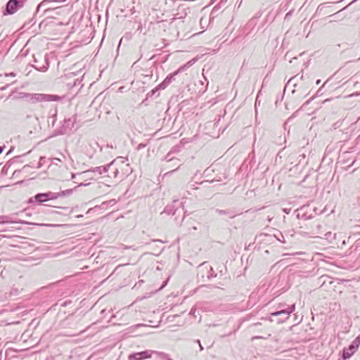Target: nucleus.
<instances>
[{
  "label": "nucleus",
  "instance_id": "ddd939ff",
  "mask_svg": "<svg viewBox=\"0 0 360 360\" xmlns=\"http://www.w3.org/2000/svg\"><path fill=\"white\" fill-rule=\"evenodd\" d=\"M354 353V351H350L348 349H345L343 351L342 357L346 359L349 358Z\"/></svg>",
  "mask_w": 360,
  "mask_h": 360
},
{
  "label": "nucleus",
  "instance_id": "4468645a",
  "mask_svg": "<svg viewBox=\"0 0 360 360\" xmlns=\"http://www.w3.org/2000/svg\"><path fill=\"white\" fill-rule=\"evenodd\" d=\"M72 193V189H67L63 191L59 192L60 197H64L66 195H70Z\"/></svg>",
  "mask_w": 360,
  "mask_h": 360
},
{
  "label": "nucleus",
  "instance_id": "20e7f679",
  "mask_svg": "<svg viewBox=\"0 0 360 360\" xmlns=\"http://www.w3.org/2000/svg\"><path fill=\"white\" fill-rule=\"evenodd\" d=\"M58 2L57 0H44L42 1L37 8V13H39L41 11H43V14L46 15L49 12L54 11L55 9L59 8L60 7H54L53 4Z\"/></svg>",
  "mask_w": 360,
  "mask_h": 360
},
{
  "label": "nucleus",
  "instance_id": "cd10ccee",
  "mask_svg": "<svg viewBox=\"0 0 360 360\" xmlns=\"http://www.w3.org/2000/svg\"><path fill=\"white\" fill-rule=\"evenodd\" d=\"M198 343H199L200 350H202V349H203V347H202V345H200V341L198 340Z\"/></svg>",
  "mask_w": 360,
  "mask_h": 360
},
{
  "label": "nucleus",
  "instance_id": "dca6fc26",
  "mask_svg": "<svg viewBox=\"0 0 360 360\" xmlns=\"http://www.w3.org/2000/svg\"><path fill=\"white\" fill-rule=\"evenodd\" d=\"M326 5V3L320 4L316 11V13H321L323 11V8H325Z\"/></svg>",
  "mask_w": 360,
  "mask_h": 360
},
{
  "label": "nucleus",
  "instance_id": "c85d7f7f",
  "mask_svg": "<svg viewBox=\"0 0 360 360\" xmlns=\"http://www.w3.org/2000/svg\"><path fill=\"white\" fill-rule=\"evenodd\" d=\"M4 147L0 146V154L3 152Z\"/></svg>",
  "mask_w": 360,
  "mask_h": 360
},
{
  "label": "nucleus",
  "instance_id": "473e14b6",
  "mask_svg": "<svg viewBox=\"0 0 360 360\" xmlns=\"http://www.w3.org/2000/svg\"><path fill=\"white\" fill-rule=\"evenodd\" d=\"M316 83V84H319L321 83V80L318 79Z\"/></svg>",
  "mask_w": 360,
  "mask_h": 360
},
{
  "label": "nucleus",
  "instance_id": "c9c22d12",
  "mask_svg": "<svg viewBox=\"0 0 360 360\" xmlns=\"http://www.w3.org/2000/svg\"><path fill=\"white\" fill-rule=\"evenodd\" d=\"M177 201H178V200H173V202H174V203H175V202H176Z\"/></svg>",
  "mask_w": 360,
  "mask_h": 360
},
{
  "label": "nucleus",
  "instance_id": "9b49d317",
  "mask_svg": "<svg viewBox=\"0 0 360 360\" xmlns=\"http://www.w3.org/2000/svg\"><path fill=\"white\" fill-rule=\"evenodd\" d=\"M216 212L219 215H229L231 219L235 217V214L233 213V212L230 210H216Z\"/></svg>",
  "mask_w": 360,
  "mask_h": 360
},
{
  "label": "nucleus",
  "instance_id": "bb28decb",
  "mask_svg": "<svg viewBox=\"0 0 360 360\" xmlns=\"http://www.w3.org/2000/svg\"><path fill=\"white\" fill-rule=\"evenodd\" d=\"M152 242H160V243H162V241L161 240H153Z\"/></svg>",
  "mask_w": 360,
  "mask_h": 360
},
{
  "label": "nucleus",
  "instance_id": "f704fd0d",
  "mask_svg": "<svg viewBox=\"0 0 360 360\" xmlns=\"http://www.w3.org/2000/svg\"><path fill=\"white\" fill-rule=\"evenodd\" d=\"M294 79H295V77L291 78V79L288 81V83L291 82Z\"/></svg>",
  "mask_w": 360,
  "mask_h": 360
},
{
  "label": "nucleus",
  "instance_id": "7ed1b4c3",
  "mask_svg": "<svg viewBox=\"0 0 360 360\" xmlns=\"http://www.w3.org/2000/svg\"><path fill=\"white\" fill-rule=\"evenodd\" d=\"M32 103L59 101L62 97L57 95H49L44 94H28L26 96Z\"/></svg>",
  "mask_w": 360,
  "mask_h": 360
},
{
  "label": "nucleus",
  "instance_id": "aec40b11",
  "mask_svg": "<svg viewBox=\"0 0 360 360\" xmlns=\"http://www.w3.org/2000/svg\"><path fill=\"white\" fill-rule=\"evenodd\" d=\"M117 159H120L121 160L122 163H124L125 160H127V158H123V157H119V158H117Z\"/></svg>",
  "mask_w": 360,
  "mask_h": 360
},
{
  "label": "nucleus",
  "instance_id": "b1692460",
  "mask_svg": "<svg viewBox=\"0 0 360 360\" xmlns=\"http://www.w3.org/2000/svg\"><path fill=\"white\" fill-rule=\"evenodd\" d=\"M354 343L358 344L359 343V336L356 338V340L354 341Z\"/></svg>",
  "mask_w": 360,
  "mask_h": 360
},
{
  "label": "nucleus",
  "instance_id": "39448f33",
  "mask_svg": "<svg viewBox=\"0 0 360 360\" xmlns=\"http://www.w3.org/2000/svg\"><path fill=\"white\" fill-rule=\"evenodd\" d=\"M23 0H9L6 4L4 15H11L15 13L18 9L23 6Z\"/></svg>",
  "mask_w": 360,
  "mask_h": 360
},
{
  "label": "nucleus",
  "instance_id": "e433bc0d",
  "mask_svg": "<svg viewBox=\"0 0 360 360\" xmlns=\"http://www.w3.org/2000/svg\"><path fill=\"white\" fill-rule=\"evenodd\" d=\"M61 1H65V0H62Z\"/></svg>",
  "mask_w": 360,
  "mask_h": 360
},
{
  "label": "nucleus",
  "instance_id": "c756f323",
  "mask_svg": "<svg viewBox=\"0 0 360 360\" xmlns=\"http://www.w3.org/2000/svg\"><path fill=\"white\" fill-rule=\"evenodd\" d=\"M75 176H76L75 174H72V176H71L72 179H74L75 178Z\"/></svg>",
  "mask_w": 360,
  "mask_h": 360
},
{
  "label": "nucleus",
  "instance_id": "423d86ee",
  "mask_svg": "<svg viewBox=\"0 0 360 360\" xmlns=\"http://www.w3.org/2000/svg\"><path fill=\"white\" fill-rule=\"evenodd\" d=\"M190 65H191V62H188L187 64L179 68L174 72L167 76V77L165 79V80L158 85V89H165L174 79V77L176 75H178L179 72L184 71L186 69V68L188 67Z\"/></svg>",
  "mask_w": 360,
  "mask_h": 360
},
{
  "label": "nucleus",
  "instance_id": "f257e3e1",
  "mask_svg": "<svg viewBox=\"0 0 360 360\" xmlns=\"http://www.w3.org/2000/svg\"><path fill=\"white\" fill-rule=\"evenodd\" d=\"M284 304H280L278 306V310L270 314V321H274L271 319L273 316H278V319L276 321L277 323H283L290 316V314L292 313L295 309V304L288 306L286 308H283Z\"/></svg>",
  "mask_w": 360,
  "mask_h": 360
},
{
  "label": "nucleus",
  "instance_id": "2f4dec72",
  "mask_svg": "<svg viewBox=\"0 0 360 360\" xmlns=\"http://www.w3.org/2000/svg\"><path fill=\"white\" fill-rule=\"evenodd\" d=\"M156 90H157V89H153V90H152V91H151V94H155V92L156 91Z\"/></svg>",
  "mask_w": 360,
  "mask_h": 360
},
{
  "label": "nucleus",
  "instance_id": "5701e85b",
  "mask_svg": "<svg viewBox=\"0 0 360 360\" xmlns=\"http://www.w3.org/2000/svg\"><path fill=\"white\" fill-rule=\"evenodd\" d=\"M8 86H9V84H6V86H4L1 87L0 89H1V91H4V90H6V89L8 88Z\"/></svg>",
  "mask_w": 360,
  "mask_h": 360
},
{
  "label": "nucleus",
  "instance_id": "2eb2a0df",
  "mask_svg": "<svg viewBox=\"0 0 360 360\" xmlns=\"http://www.w3.org/2000/svg\"><path fill=\"white\" fill-rule=\"evenodd\" d=\"M15 77V74L14 72H11L9 74L0 75V82H3L2 79H6L8 77Z\"/></svg>",
  "mask_w": 360,
  "mask_h": 360
},
{
  "label": "nucleus",
  "instance_id": "6e6552de",
  "mask_svg": "<svg viewBox=\"0 0 360 360\" xmlns=\"http://www.w3.org/2000/svg\"><path fill=\"white\" fill-rule=\"evenodd\" d=\"M115 162V160H114L110 163H109L106 165L93 167V168H91V169L84 172L83 173L86 174V173H89V172H93V173H97L98 174H102L106 173L108 172L110 167L114 164Z\"/></svg>",
  "mask_w": 360,
  "mask_h": 360
},
{
  "label": "nucleus",
  "instance_id": "393cba45",
  "mask_svg": "<svg viewBox=\"0 0 360 360\" xmlns=\"http://www.w3.org/2000/svg\"><path fill=\"white\" fill-rule=\"evenodd\" d=\"M89 184H84V183H81L79 184L78 186H88Z\"/></svg>",
  "mask_w": 360,
  "mask_h": 360
},
{
  "label": "nucleus",
  "instance_id": "f8f14e48",
  "mask_svg": "<svg viewBox=\"0 0 360 360\" xmlns=\"http://www.w3.org/2000/svg\"><path fill=\"white\" fill-rule=\"evenodd\" d=\"M46 194H47L48 200H55V199L60 198L59 192H58V193L48 192V193H46Z\"/></svg>",
  "mask_w": 360,
  "mask_h": 360
},
{
  "label": "nucleus",
  "instance_id": "f03ea898",
  "mask_svg": "<svg viewBox=\"0 0 360 360\" xmlns=\"http://www.w3.org/2000/svg\"><path fill=\"white\" fill-rule=\"evenodd\" d=\"M197 271V278L198 281L205 282L213 277H216L217 276L216 274H214L212 267L207 262L200 264L198 266Z\"/></svg>",
  "mask_w": 360,
  "mask_h": 360
},
{
  "label": "nucleus",
  "instance_id": "f3484780",
  "mask_svg": "<svg viewBox=\"0 0 360 360\" xmlns=\"http://www.w3.org/2000/svg\"><path fill=\"white\" fill-rule=\"evenodd\" d=\"M171 154L172 153L169 152L165 158V160H167V162H171V161H174L175 160L174 158H172L171 157Z\"/></svg>",
  "mask_w": 360,
  "mask_h": 360
},
{
  "label": "nucleus",
  "instance_id": "72a5a7b5",
  "mask_svg": "<svg viewBox=\"0 0 360 360\" xmlns=\"http://www.w3.org/2000/svg\"><path fill=\"white\" fill-rule=\"evenodd\" d=\"M32 21H33V19L31 20L30 23H32V25L35 24V21L34 22H32Z\"/></svg>",
  "mask_w": 360,
  "mask_h": 360
},
{
  "label": "nucleus",
  "instance_id": "412c9836",
  "mask_svg": "<svg viewBox=\"0 0 360 360\" xmlns=\"http://www.w3.org/2000/svg\"><path fill=\"white\" fill-rule=\"evenodd\" d=\"M118 173H119L118 169H115V171H114V172H113V176H114L115 178H116V177L117 176Z\"/></svg>",
  "mask_w": 360,
  "mask_h": 360
},
{
  "label": "nucleus",
  "instance_id": "a878e982",
  "mask_svg": "<svg viewBox=\"0 0 360 360\" xmlns=\"http://www.w3.org/2000/svg\"><path fill=\"white\" fill-rule=\"evenodd\" d=\"M77 81H78V79H77V80H75V81L74 82V84H73V86H76V85H77ZM79 82L78 83V85H79Z\"/></svg>",
  "mask_w": 360,
  "mask_h": 360
},
{
  "label": "nucleus",
  "instance_id": "4be33fe9",
  "mask_svg": "<svg viewBox=\"0 0 360 360\" xmlns=\"http://www.w3.org/2000/svg\"><path fill=\"white\" fill-rule=\"evenodd\" d=\"M177 151H178L177 147H174V148H172V149L171 150L170 152L172 153H175V152H177Z\"/></svg>",
  "mask_w": 360,
  "mask_h": 360
},
{
  "label": "nucleus",
  "instance_id": "a211bd4d",
  "mask_svg": "<svg viewBox=\"0 0 360 360\" xmlns=\"http://www.w3.org/2000/svg\"><path fill=\"white\" fill-rule=\"evenodd\" d=\"M164 212L168 213L169 214H172L174 215L175 214V211L172 212V210L168 206L165 209Z\"/></svg>",
  "mask_w": 360,
  "mask_h": 360
},
{
  "label": "nucleus",
  "instance_id": "1a4fd4ad",
  "mask_svg": "<svg viewBox=\"0 0 360 360\" xmlns=\"http://www.w3.org/2000/svg\"><path fill=\"white\" fill-rule=\"evenodd\" d=\"M48 198L46 193H40L35 195L34 197H32L29 199L28 202L33 203L37 202V204L40 205L43 202H47Z\"/></svg>",
  "mask_w": 360,
  "mask_h": 360
},
{
  "label": "nucleus",
  "instance_id": "7c9ffc66",
  "mask_svg": "<svg viewBox=\"0 0 360 360\" xmlns=\"http://www.w3.org/2000/svg\"><path fill=\"white\" fill-rule=\"evenodd\" d=\"M144 147V145L143 144H139V148H143Z\"/></svg>",
  "mask_w": 360,
  "mask_h": 360
},
{
  "label": "nucleus",
  "instance_id": "0eeeda50",
  "mask_svg": "<svg viewBox=\"0 0 360 360\" xmlns=\"http://www.w3.org/2000/svg\"><path fill=\"white\" fill-rule=\"evenodd\" d=\"M153 353L158 352L153 350H146L140 352L131 354L129 356V360H143L150 358Z\"/></svg>",
  "mask_w": 360,
  "mask_h": 360
},
{
  "label": "nucleus",
  "instance_id": "6ab92c4d",
  "mask_svg": "<svg viewBox=\"0 0 360 360\" xmlns=\"http://www.w3.org/2000/svg\"><path fill=\"white\" fill-rule=\"evenodd\" d=\"M354 343L353 342V344H352L350 346H349V350L350 351H354V349L355 348L358 347V344L356 345V346H354Z\"/></svg>",
  "mask_w": 360,
  "mask_h": 360
},
{
  "label": "nucleus",
  "instance_id": "9d476101",
  "mask_svg": "<svg viewBox=\"0 0 360 360\" xmlns=\"http://www.w3.org/2000/svg\"><path fill=\"white\" fill-rule=\"evenodd\" d=\"M44 62L43 64H39L37 61V60L34 59V65H32V66L38 71L40 72H46L49 67V63L47 58L44 57L43 59Z\"/></svg>",
  "mask_w": 360,
  "mask_h": 360
}]
</instances>
